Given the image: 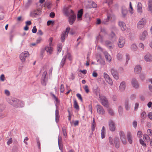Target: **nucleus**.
<instances>
[{"label": "nucleus", "instance_id": "obj_14", "mask_svg": "<svg viewBox=\"0 0 152 152\" xmlns=\"http://www.w3.org/2000/svg\"><path fill=\"white\" fill-rule=\"evenodd\" d=\"M111 72L112 75L115 79L116 80L118 79V74L117 70L116 69L114 68H111Z\"/></svg>", "mask_w": 152, "mask_h": 152}, {"label": "nucleus", "instance_id": "obj_39", "mask_svg": "<svg viewBox=\"0 0 152 152\" xmlns=\"http://www.w3.org/2000/svg\"><path fill=\"white\" fill-rule=\"evenodd\" d=\"M74 106L75 109L77 110H79V106L77 104V103L76 101V100L75 99L74 100Z\"/></svg>", "mask_w": 152, "mask_h": 152}, {"label": "nucleus", "instance_id": "obj_62", "mask_svg": "<svg viewBox=\"0 0 152 152\" xmlns=\"http://www.w3.org/2000/svg\"><path fill=\"white\" fill-rule=\"evenodd\" d=\"M66 56V58L67 57L68 58L70 61L72 60V58L71 57V55L70 53H67L66 56Z\"/></svg>", "mask_w": 152, "mask_h": 152}, {"label": "nucleus", "instance_id": "obj_31", "mask_svg": "<svg viewBox=\"0 0 152 152\" xmlns=\"http://www.w3.org/2000/svg\"><path fill=\"white\" fill-rule=\"evenodd\" d=\"M132 136L130 133H128L127 134V138L129 143L130 144H132Z\"/></svg>", "mask_w": 152, "mask_h": 152}, {"label": "nucleus", "instance_id": "obj_45", "mask_svg": "<svg viewBox=\"0 0 152 152\" xmlns=\"http://www.w3.org/2000/svg\"><path fill=\"white\" fill-rule=\"evenodd\" d=\"M62 131L63 135L64 136H66V128L65 126H63L62 128Z\"/></svg>", "mask_w": 152, "mask_h": 152}, {"label": "nucleus", "instance_id": "obj_6", "mask_svg": "<svg viewBox=\"0 0 152 152\" xmlns=\"http://www.w3.org/2000/svg\"><path fill=\"white\" fill-rule=\"evenodd\" d=\"M146 20L142 18L138 22L137 24V28L139 29H141L143 28L146 23Z\"/></svg>", "mask_w": 152, "mask_h": 152}, {"label": "nucleus", "instance_id": "obj_61", "mask_svg": "<svg viewBox=\"0 0 152 152\" xmlns=\"http://www.w3.org/2000/svg\"><path fill=\"white\" fill-rule=\"evenodd\" d=\"M0 80L2 81H4L5 80L4 75V74H2L0 77Z\"/></svg>", "mask_w": 152, "mask_h": 152}, {"label": "nucleus", "instance_id": "obj_44", "mask_svg": "<svg viewBox=\"0 0 152 152\" xmlns=\"http://www.w3.org/2000/svg\"><path fill=\"white\" fill-rule=\"evenodd\" d=\"M147 116L145 112L143 111L141 115V117L142 119H145Z\"/></svg>", "mask_w": 152, "mask_h": 152}, {"label": "nucleus", "instance_id": "obj_2", "mask_svg": "<svg viewBox=\"0 0 152 152\" xmlns=\"http://www.w3.org/2000/svg\"><path fill=\"white\" fill-rule=\"evenodd\" d=\"M9 103L14 107L17 108L23 107L24 106V103L22 101L15 98H13Z\"/></svg>", "mask_w": 152, "mask_h": 152}, {"label": "nucleus", "instance_id": "obj_46", "mask_svg": "<svg viewBox=\"0 0 152 152\" xmlns=\"http://www.w3.org/2000/svg\"><path fill=\"white\" fill-rule=\"evenodd\" d=\"M121 12L123 15V16L124 17H125L127 13V11L125 9H122L121 11Z\"/></svg>", "mask_w": 152, "mask_h": 152}, {"label": "nucleus", "instance_id": "obj_40", "mask_svg": "<svg viewBox=\"0 0 152 152\" xmlns=\"http://www.w3.org/2000/svg\"><path fill=\"white\" fill-rule=\"evenodd\" d=\"M112 0H104L103 1V3H107L109 7L110 6V5L112 3Z\"/></svg>", "mask_w": 152, "mask_h": 152}, {"label": "nucleus", "instance_id": "obj_32", "mask_svg": "<svg viewBox=\"0 0 152 152\" xmlns=\"http://www.w3.org/2000/svg\"><path fill=\"white\" fill-rule=\"evenodd\" d=\"M148 11L152 12V0L148 1Z\"/></svg>", "mask_w": 152, "mask_h": 152}, {"label": "nucleus", "instance_id": "obj_42", "mask_svg": "<svg viewBox=\"0 0 152 152\" xmlns=\"http://www.w3.org/2000/svg\"><path fill=\"white\" fill-rule=\"evenodd\" d=\"M118 59L119 61H121L123 58V55L122 54L118 53L117 56Z\"/></svg>", "mask_w": 152, "mask_h": 152}, {"label": "nucleus", "instance_id": "obj_51", "mask_svg": "<svg viewBox=\"0 0 152 152\" xmlns=\"http://www.w3.org/2000/svg\"><path fill=\"white\" fill-rule=\"evenodd\" d=\"M126 64H127L128 61L130 59V56H129V54L127 53L126 54Z\"/></svg>", "mask_w": 152, "mask_h": 152}, {"label": "nucleus", "instance_id": "obj_54", "mask_svg": "<svg viewBox=\"0 0 152 152\" xmlns=\"http://www.w3.org/2000/svg\"><path fill=\"white\" fill-rule=\"evenodd\" d=\"M60 90L61 92L63 93L64 91V85L63 84H61L60 88Z\"/></svg>", "mask_w": 152, "mask_h": 152}, {"label": "nucleus", "instance_id": "obj_16", "mask_svg": "<svg viewBox=\"0 0 152 152\" xmlns=\"http://www.w3.org/2000/svg\"><path fill=\"white\" fill-rule=\"evenodd\" d=\"M110 41L109 40H106L105 42V45L109 49H112L114 47V45L113 42Z\"/></svg>", "mask_w": 152, "mask_h": 152}, {"label": "nucleus", "instance_id": "obj_35", "mask_svg": "<svg viewBox=\"0 0 152 152\" xmlns=\"http://www.w3.org/2000/svg\"><path fill=\"white\" fill-rule=\"evenodd\" d=\"M107 108V111L109 114L111 116H113L114 115V113L113 110L111 108L109 107Z\"/></svg>", "mask_w": 152, "mask_h": 152}, {"label": "nucleus", "instance_id": "obj_34", "mask_svg": "<svg viewBox=\"0 0 152 152\" xmlns=\"http://www.w3.org/2000/svg\"><path fill=\"white\" fill-rule=\"evenodd\" d=\"M147 35V32L145 31L142 33L140 37V39L141 40H144L146 36Z\"/></svg>", "mask_w": 152, "mask_h": 152}, {"label": "nucleus", "instance_id": "obj_29", "mask_svg": "<svg viewBox=\"0 0 152 152\" xmlns=\"http://www.w3.org/2000/svg\"><path fill=\"white\" fill-rule=\"evenodd\" d=\"M56 122L58 123L59 121V114L58 110L56 109L55 111Z\"/></svg>", "mask_w": 152, "mask_h": 152}, {"label": "nucleus", "instance_id": "obj_21", "mask_svg": "<svg viewBox=\"0 0 152 152\" xmlns=\"http://www.w3.org/2000/svg\"><path fill=\"white\" fill-rule=\"evenodd\" d=\"M126 88V83L124 81L121 82L119 86V89L121 91H124Z\"/></svg>", "mask_w": 152, "mask_h": 152}, {"label": "nucleus", "instance_id": "obj_57", "mask_svg": "<svg viewBox=\"0 0 152 152\" xmlns=\"http://www.w3.org/2000/svg\"><path fill=\"white\" fill-rule=\"evenodd\" d=\"M32 31L33 33H35L37 31V29L36 28V26H34L32 30Z\"/></svg>", "mask_w": 152, "mask_h": 152}, {"label": "nucleus", "instance_id": "obj_50", "mask_svg": "<svg viewBox=\"0 0 152 152\" xmlns=\"http://www.w3.org/2000/svg\"><path fill=\"white\" fill-rule=\"evenodd\" d=\"M76 96L81 102H83V99L81 94L79 93L76 94Z\"/></svg>", "mask_w": 152, "mask_h": 152}, {"label": "nucleus", "instance_id": "obj_17", "mask_svg": "<svg viewBox=\"0 0 152 152\" xmlns=\"http://www.w3.org/2000/svg\"><path fill=\"white\" fill-rule=\"evenodd\" d=\"M131 83L132 86L135 88L138 89L139 88V84L136 79L135 78L132 79Z\"/></svg>", "mask_w": 152, "mask_h": 152}, {"label": "nucleus", "instance_id": "obj_33", "mask_svg": "<svg viewBox=\"0 0 152 152\" xmlns=\"http://www.w3.org/2000/svg\"><path fill=\"white\" fill-rule=\"evenodd\" d=\"M45 50L50 54H51L53 51V48L52 46H47L45 47Z\"/></svg>", "mask_w": 152, "mask_h": 152}, {"label": "nucleus", "instance_id": "obj_27", "mask_svg": "<svg viewBox=\"0 0 152 152\" xmlns=\"http://www.w3.org/2000/svg\"><path fill=\"white\" fill-rule=\"evenodd\" d=\"M137 11L138 13H141L142 12V5L141 3L140 2H139L137 4Z\"/></svg>", "mask_w": 152, "mask_h": 152}, {"label": "nucleus", "instance_id": "obj_7", "mask_svg": "<svg viewBox=\"0 0 152 152\" xmlns=\"http://www.w3.org/2000/svg\"><path fill=\"white\" fill-rule=\"evenodd\" d=\"M70 29V27H68L66 28L65 31L62 33L61 37V41L62 42H64V41L66 36L68 35Z\"/></svg>", "mask_w": 152, "mask_h": 152}, {"label": "nucleus", "instance_id": "obj_26", "mask_svg": "<svg viewBox=\"0 0 152 152\" xmlns=\"http://www.w3.org/2000/svg\"><path fill=\"white\" fill-rule=\"evenodd\" d=\"M118 25L121 27L122 31L125 30L126 28V26L125 23L122 21H120L118 23Z\"/></svg>", "mask_w": 152, "mask_h": 152}, {"label": "nucleus", "instance_id": "obj_3", "mask_svg": "<svg viewBox=\"0 0 152 152\" xmlns=\"http://www.w3.org/2000/svg\"><path fill=\"white\" fill-rule=\"evenodd\" d=\"M99 97L103 106L106 108H108L109 107V104L107 98L104 96H100V94H99Z\"/></svg>", "mask_w": 152, "mask_h": 152}, {"label": "nucleus", "instance_id": "obj_23", "mask_svg": "<svg viewBox=\"0 0 152 152\" xmlns=\"http://www.w3.org/2000/svg\"><path fill=\"white\" fill-rule=\"evenodd\" d=\"M114 144L116 148H118L120 146L119 139L118 137H115L114 138Z\"/></svg>", "mask_w": 152, "mask_h": 152}, {"label": "nucleus", "instance_id": "obj_30", "mask_svg": "<svg viewBox=\"0 0 152 152\" xmlns=\"http://www.w3.org/2000/svg\"><path fill=\"white\" fill-rule=\"evenodd\" d=\"M105 129L104 127L103 126L101 130V137L102 139H103L105 137Z\"/></svg>", "mask_w": 152, "mask_h": 152}, {"label": "nucleus", "instance_id": "obj_47", "mask_svg": "<svg viewBox=\"0 0 152 152\" xmlns=\"http://www.w3.org/2000/svg\"><path fill=\"white\" fill-rule=\"evenodd\" d=\"M109 142L111 145H114V141L112 138L110 137L109 138Z\"/></svg>", "mask_w": 152, "mask_h": 152}, {"label": "nucleus", "instance_id": "obj_13", "mask_svg": "<svg viewBox=\"0 0 152 152\" xmlns=\"http://www.w3.org/2000/svg\"><path fill=\"white\" fill-rule=\"evenodd\" d=\"M97 112L100 114L103 115L105 113V111L103 107L101 105L98 104L96 106Z\"/></svg>", "mask_w": 152, "mask_h": 152}, {"label": "nucleus", "instance_id": "obj_36", "mask_svg": "<svg viewBox=\"0 0 152 152\" xmlns=\"http://www.w3.org/2000/svg\"><path fill=\"white\" fill-rule=\"evenodd\" d=\"M131 49L133 51H135L137 50V45L135 44H132L131 46Z\"/></svg>", "mask_w": 152, "mask_h": 152}, {"label": "nucleus", "instance_id": "obj_37", "mask_svg": "<svg viewBox=\"0 0 152 152\" xmlns=\"http://www.w3.org/2000/svg\"><path fill=\"white\" fill-rule=\"evenodd\" d=\"M119 134L121 140L126 137L125 135L123 132L120 131L119 132Z\"/></svg>", "mask_w": 152, "mask_h": 152}, {"label": "nucleus", "instance_id": "obj_43", "mask_svg": "<svg viewBox=\"0 0 152 152\" xmlns=\"http://www.w3.org/2000/svg\"><path fill=\"white\" fill-rule=\"evenodd\" d=\"M97 39L99 41L101 42H103V38L102 36H101L100 34H99L96 37Z\"/></svg>", "mask_w": 152, "mask_h": 152}, {"label": "nucleus", "instance_id": "obj_28", "mask_svg": "<svg viewBox=\"0 0 152 152\" xmlns=\"http://www.w3.org/2000/svg\"><path fill=\"white\" fill-rule=\"evenodd\" d=\"M66 59V56H64L62 59L60 64V68L63 67L65 64V62Z\"/></svg>", "mask_w": 152, "mask_h": 152}, {"label": "nucleus", "instance_id": "obj_49", "mask_svg": "<svg viewBox=\"0 0 152 152\" xmlns=\"http://www.w3.org/2000/svg\"><path fill=\"white\" fill-rule=\"evenodd\" d=\"M96 126L95 122H93L92 124L91 130L92 132H93L95 130V127Z\"/></svg>", "mask_w": 152, "mask_h": 152}, {"label": "nucleus", "instance_id": "obj_15", "mask_svg": "<svg viewBox=\"0 0 152 152\" xmlns=\"http://www.w3.org/2000/svg\"><path fill=\"white\" fill-rule=\"evenodd\" d=\"M104 77L107 82L111 85L113 84V82L112 80L110 78L109 76L105 72L103 73Z\"/></svg>", "mask_w": 152, "mask_h": 152}, {"label": "nucleus", "instance_id": "obj_5", "mask_svg": "<svg viewBox=\"0 0 152 152\" xmlns=\"http://www.w3.org/2000/svg\"><path fill=\"white\" fill-rule=\"evenodd\" d=\"M29 56V53L27 51H25L22 53L20 55V58L22 62H24L26 58L28 57Z\"/></svg>", "mask_w": 152, "mask_h": 152}, {"label": "nucleus", "instance_id": "obj_24", "mask_svg": "<svg viewBox=\"0 0 152 152\" xmlns=\"http://www.w3.org/2000/svg\"><path fill=\"white\" fill-rule=\"evenodd\" d=\"M104 53L106 60L109 62H110L111 59L110 56L106 51H104Z\"/></svg>", "mask_w": 152, "mask_h": 152}, {"label": "nucleus", "instance_id": "obj_63", "mask_svg": "<svg viewBox=\"0 0 152 152\" xmlns=\"http://www.w3.org/2000/svg\"><path fill=\"white\" fill-rule=\"evenodd\" d=\"M142 133L141 131H138L137 133V135L138 137L140 138L142 137Z\"/></svg>", "mask_w": 152, "mask_h": 152}, {"label": "nucleus", "instance_id": "obj_8", "mask_svg": "<svg viewBox=\"0 0 152 152\" xmlns=\"http://www.w3.org/2000/svg\"><path fill=\"white\" fill-rule=\"evenodd\" d=\"M109 129L111 132H114L115 130L116 126L114 122L111 120H110L108 122Z\"/></svg>", "mask_w": 152, "mask_h": 152}, {"label": "nucleus", "instance_id": "obj_1", "mask_svg": "<svg viewBox=\"0 0 152 152\" xmlns=\"http://www.w3.org/2000/svg\"><path fill=\"white\" fill-rule=\"evenodd\" d=\"M107 18H104L102 21V24L107 25L109 23L110 21H112L115 19V15L110 9L107 12Z\"/></svg>", "mask_w": 152, "mask_h": 152}, {"label": "nucleus", "instance_id": "obj_60", "mask_svg": "<svg viewBox=\"0 0 152 152\" xmlns=\"http://www.w3.org/2000/svg\"><path fill=\"white\" fill-rule=\"evenodd\" d=\"M53 40V39L52 37L50 38L49 39V43L50 46H52V42Z\"/></svg>", "mask_w": 152, "mask_h": 152}, {"label": "nucleus", "instance_id": "obj_18", "mask_svg": "<svg viewBox=\"0 0 152 152\" xmlns=\"http://www.w3.org/2000/svg\"><path fill=\"white\" fill-rule=\"evenodd\" d=\"M68 17V21L70 25H72L75 20L76 16L75 14H72Z\"/></svg>", "mask_w": 152, "mask_h": 152}, {"label": "nucleus", "instance_id": "obj_22", "mask_svg": "<svg viewBox=\"0 0 152 152\" xmlns=\"http://www.w3.org/2000/svg\"><path fill=\"white\" fill-rule=\"evenodd\" d=\"M142 70V67L140 65L135 66L134 69V72L136 73L139 74L140 73Z\"/></svg>", "mask_w": 152, "mask_h": 152}, {"label": "nucleus", "instance_id": "obj_20", "mask_svg": "<svg viewBox=\"0 0 152 152\" xmlns=\"http://www.w3.org/2000/svg\"><path fill=\"white\" fill-rule=\"evenodd\" d=\"M109 38L112 40L113 42L116 41L117 37L115 33L112 31L109 35Z\"/></svg>", "mask_w": 152, "mask_h": 152}, {"label": "nucleus", "instance_id": "obj_64", "mask_svg": "<svg viewBox=\"0 0 152 152\" xmlns=\"http://www.w3.org/2000/svg\"><path fill=\"white\" fill-rule=\"evenodd\" d=\"M149 118L152 120V112L149 113L148 115Z\"/></svg>", "mask_w": 152, "mask_h": 152}, {"label": "nucleus", "instance_id": "obj_25", "mask_svg": "<svg viewBox=\"0 0 152 152\" xmlns=\"http://www.w3.org/2000/svg\"><path fill=\"white\" fill-rule=\"evenodd\" d=\"M83 13V10L81 9L78 12L77 14V18L78 20H81V18Z\"/></svg>", "mask_w": 152, "mask_h": 152}, {"label": "nucleus", "instance_id": "obj_10", "mask_svg": "<svg viewBox=\"0 0 152 152\" xmlns=\"http://www.w3.org/2000/svg\"><path fill=\"white\" fill-rule=\"evenodd\" d=\"M41 12L38 10H34L30 12V15L32 17H37L41 15Z\"/></svg>", "mask_w": 152, "mask_h": 152}, {"label": "nucleus", "instance_id": "obj_12", "mask_svg": "<svg viewBox=\"0 0 152 152\" xmlns=\"http://www.w3.org/2000/svg\"><path fill=\"white\" fill-rule=\"evenodd\" d=\"M124 105L126 110H130L131 107V102L129 99H126L125 101Z\"/></svg>", "mask_w": 152, "mask_h": 152}, {"label": "nucleus", "instance_id": "obj_38", "mask_svg": "<svg viewBox=\"0 0 152 152\" xmlns=\"http://www.w3.org/2000/svg\"><path fill=\"white\" fill-rule=\"evenodd\" d=\"M62 48V45L61 43H59L57 45V50L59 53L61 52Z\"/></svg>", "mask_w": 152, "mask_h": 152}, {"label": "nucleus", "instance_id": "obj_58", "mask_svg": "<svg viewBox=\"0 0 152 152\" xmlns=\"http://www.w3.org/2000/svg\"><path fill=\"white\" fill-rule=\"evenodd\" d=\"M123 110V108L122 107L120 106L118 107V111L120 114L122 113Z\"/></svg>", "mask_w": 152, "mask_h": 152}, {"label": "nucleus", "instance_id": "obj_11", "mask_svg": "<svg viewBox=\"0 0 152 152\" xmlns=\"http://www.w3.org/2000/svg\"><path fill=\"white\" fill-rule=\"evenodd\" d=\"M125 43V40L123 37H121L118 39V47L121 48L123 47Z\"/></svg>", "mask_w": 152, "mask_h": 152}, {"label": "nucleus", "instance_id": "obj_56", "mask_svg": "<svg viewBox=\"0 0 152 152\" xmlns=\"http://www.w3.org/2000/svg\"><path fill=\"white\" fill-rule=\"evenodd\" d=\"M45 5L48 9L50 8L51 3L49 2H46L45 3Z\"/></svg>", "mask_w": 152, "mask_h": 152}, {"label": "nucleus", "instance_id": "obj_52", "mask_svg": "<svg viewBox=\"0 0 152 152\" xmlns=\"http://www.w3.org/2000/svg\"><path fill=\"white\" fill-rule=\"evenodd\" d=\"M4 93L7 96H10V91L7 89L5 90Z\"/></svg>", "mask_w": 152, "mask_h": 152}, {"label": "nucleus", "instance_id": "obj_4", "mask_svg": "<svg viewBox=\"0 0 152 152\" xmlns=\"http://www.w3.org/2000/svg\"><path fill=\"white\" fill-rule=\"evenodd\" d=\"M63 12L66 16L69 17L72 14H74L72 10L69 7H65L63 9Z\"/></svg>", "mask_w": 152, "mask_h": 152}, {"label": "nucleus", "instance_id": "obj_48", "mask_svg": "<svg viewBox=\"0 0 152 152\" xmlns=\"http://www.w3.org/2000/svg\"><path fill=\"white\" fill-rule=\"evenodd\" d=\"M140 142L143 146H146V144L145 143L144 141L142 139H140Z\"/></svg>", "mask_w": 152, "mask_h": 152}, {"label": "nucleus", "instance_id": "obj_41", "mask_svg": "<svg viewBox=\"0 0 152 152\" xmlns=\"http://www.w3.org/2000/svg\"><path fill=\"white\" fill-rule=\"evenodd\" d=\"M31 0H28L27 2L26 3L25 5V7L26 8H28L31 4Z\"/></svg>", "mask_w": 152, "mask_h": 152}, {"label": "nucleus", "instance_id": "obj_55", "mask_svg": "<svg viewBox=\"0 0 152 152\" xmlns=\"http://www.w3.org/2000/svg\"><path fill=\"white\" fill-rule=\"evenodd\" d=\"M92 7L93 8H96L97 7V5L94 1H92L91 3Z\"/></svg>", "mask_w": 152, "mask_h": 152}, {"label": "nucleus", "instance_id": "obj_53", "mask_svg": "<svg viewBox=\"0 0 152 152\" xmlns=\"http://www.w3.org/2000/svg\"><path fill=\"white\" fill-rule=\"evenodd\" d=\"M54 23V21L53 20H49L47 22V25L48 26H50L52 24L53 25Z\"/></svg>", "mask_w": 152, "mask_h": 152}, {"label": "nucleus", "instance_id": "obj_9", "mask_svg": "<svg viewBox=\"0 0 152 152\" xmlns=\"http://www.w3.org/2000/svg\"><path fill=\"white\" fill-rule=\"evenodd\" d=\"M47 75V72L46 71H45L42 76L41 77V83L44 86H45L47 81V79L46 78V76Z\"/></svg>", "mask_w": 152, "mask_h": 152}, {"label": "nucleus", "instance_id": "obj_59", "mask_svg": "<svg viewBox=\"0 0 152 152\" xmlns=\"http://www.w3.org/2000/svg\"><path fill=\"white\" fill-rule=\"evenodd\" d=\"M140 79L143 80H144L145 78V75L143 74H141L140 76Z\"/></svg>", "mask_w": 152, "mask_h": 152}, {"label": "nucleus", "instance_id": "obj_19", "mask_svg": "<svg viewBox=\"0 0 152 152\" xmlns=\"http://www.w3.org/2000/svg\"><path fill=\"white\" fill-rule=\"evenodd\" d=\"M144 59L147 62L151 61H152V56L150 53H148L144 56Z\"/></svg>", "mask_w": 152, "mask_h": 152}]
</instances>
